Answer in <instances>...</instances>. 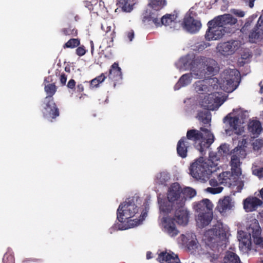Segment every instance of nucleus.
<instances>
[{"instance_id":"obj_1","label":"nucleus","mask_w":263,"mask_h":263,"mask_svg":"<svg viewBox=\"0 0 263 263\" xmlns=\"http://www.w3.org/2000/svg\"><path fill=\"white\" fill-rule=\"evenodd\" d=\"M179 62L185 69H190L198 78H205L214 76L218 71L217 62L211 58L187 54Z\"/></svg>"},{"instance_id":"obj_2","label":"nucleus","mask_w":263,"mask_h":263,"mask_svg":"<svg viewBox=\"0 0 263 263\" xmlns=\"http://www.w3.org/2000/svg\"><path fill=\"white\" fill-rule=\"evenodd\" d=\"M236 18L230 14L218 15L208 23V28L205 34L207 41L217 40L221 39L226 34L235 32Z\"/></svg>"},{"instance_id":"obj_3","label":"nucleus","mask_w":263,"mask_h":263,"mask_svg":"<svg viewBox=\"0 0 263 263\" xmlns=\"http://www.w3.org/2000/svg\"><path fill=\"white\" fill-rule=\"evenodd\" d=\"M200 130L192 129L187 131L186 140H191L193 142L194 147L202 155L214 141L213 134L207 128L201 127Z\"/></svg>"},{"instance_id":"obj_4","label":"nucleus","mask_w":263,"mask_h":263,"mask_svg":"<svg viewBox=\"0 0 263 263\" xmlns=\"http://www.w3.org/2000/svg\"><path fill=\"white\" fill-rule=\"evenodd\" d=\"M138 212V208L135 203L134 197L128 198L119 206L117 211V219L121 222L127 221L132 226H136L143 221L146 215V213H144L140 215L139 218L130 219Z\"/></svg>"},{"instance_id":"obj_5","label":"nucleus","mask_w":263,"mask_h":263,"mask_svg":"<svg viewBox=\"0 0 263 263\" xmlns=\"http://www.w3.org/2000/svg\"><path fill=\"white\" fill-rule=\"evenodd\" d=\"M218 80L216 78L198 81L195 82L194 84L195 89L197 92L199 94H208L203 99V103H206V105H203L208 109H212L214 103L215 102V99L214 98L215 92H213L214 89L218 88V85L217 84Z\"/></svg>"},{"instance_id":"obj_6","label":"nucleus","mask_w":263,"mask_h":263,"mask_svg":"<svg viewBox=\"0 0 263 263\" xmlns=\"http://www.w3.org/2000/svg\"><path fill=\"white\" fill-rule=\"evenodd\" d=\"M212 202L208 199L193 203V209L198 213L196 221L200 227L203 228L210 224L213 219Z\"/></svg>"},{"instance_id":"obj_7","label":"nucleus","mask_w":263,"mask_h":263,"mask_svg":"<svg viewBox=\"0 0 263 263\" xmlns=\"http://www.w3.org/2000/svg\"><path fill=\"white\" fill-rule=\"evenodd\" d=\"M210 166L202 158L193 162L189 168L191 175L197 180L206 181L212 173Z\"/></svg>"},{"instance_id":"obj_8","label":"nucleus","mask_w":263,"mask_h":263,"mask_svg":"<svg viewBox=\"0 0 263 263\" xmlns=\"http://www.w3.org/2000/svg\"><path fill=\"white\" fill-rule=\"evenodd\" d=\"M239 72L235 69H229L223 72V89L227 92H231L238 86Z\"/></svg>"},{"instance_id":"obj_9","label":"nucleus","mask_w":263,"mask_h":263,"mask_svg":"<svg viewBox=\"0 0 263 263\" xmlns=\"http://www.w3.org/2000/svg\"><path fill=\"white\" fill-rule=\"evenodd\" d=\"M167 198L169 201L175 203L174 205H184V200L182 198V188L178 182L171 185L167 191Z\"/></svg>"},{"instance_id":"obj_10","label":"nucleus","mask_w":263,"mask_h":263,"mask_svg":"<svg viewBox=\"0 0 263 263\" xmlns=\"http://www.w3.org/2000/svg\"><path fill=\"white\" fill-rule=\"evenodd\" d=\"M174 208L175 212L173 218L175 221L180 225H186L189 222V212L185 208V205H174Z\"/></svg>"},{"instance_id":"obj_11","label":"nucleus","mask_w":263,"mask_h":263,"mask_svg":"<svg viewBox=\"0 0 263 263\" xmlns=\"http://www.w3.org/2000/svg\"><path fill=\"white\" fill-rule=\"evenodd\" d=\"M44 103L45 106L44 107L43 114L45 118H51L54 119L59 116V109L54 102V99H44Z\"/></svg>"},{"instance_id":"obj_12","label":"nucleus","mask_w":263,"mask_h":263,"mask_svg":"<svg viewBox=\"0 0 263 263\" xmlns=\"http://www.w3.org/2000/svg\"><path fill=\"white\" fill-rule=\"evenodd\" d=\"M239 46V44L237 41L232 40L219 43L217 49L219 52L226 56L232 54L238 49Z\"/></svg>"},{"instance_id":"obj_13","label":"nucleus","mask_w":263,"mask_h":263,"mask_svg":"<svg viewBox=\"0 0 263 263\" xmlns=\"http://www.w3.org/2000/svg\"><path fill=\"white\" fill-rule=\"evenodd\" d=\"M248 230L252 233L254 242L260 247L263 248V237H261V230L258 220L254 219L251 221Z\"/></svg>"},{"instance_id":"obj_14","label":"nucleus","mask_w":263,"mask_h":263,"mask_svg":"<svg viewBox=\"0 0 263 263\" xmlns=\"http://www.w3.org/2000/svg\"><path fill=\"white\" fill-rule=\"evenodd\" d=\"M108 77L110 83L112 84L114 88L117 85L121 83L122 80V74L121 69L119 67L118 63L115 62L111 66Z\"/></svg>"},{"instance_id":"obj_15","label":"nucleus","mask_w":263,"mask_h":263,"mask_svg":"<svg viewBox=\"0 0 263 263\" xmlns=\"http://www.w3.org/2000/svg\"><path fill=\"white\" fill-rule=\"evenodd\" d=\"M248 229L249 228L247 229L248 234L243 231L238 232L239 247L241 251L245 253L250 251L252 248L251 236H252V233L250 232Z\"/></svg>"},{"instance_id":"obj_16","label":"nucleus","mask_w":263,"mask_h":263,"mask_svg":"<svg viewBox=\"0 0 263 263\" xmlns=\"http://www.w3.org/2000/svg\"><path fill=\"white\" fill-rule=\"evenodd\" d=\"M239 177V176L235 175L232 172H224L218 175V179L220 184L232 186L238 184Z\"/></svg>"},{"instance_id":"obj_17","label":"nucleus","mask_w":263,"mask_h":263,"mask_svg":"<svg viewBox=\"0 0 263 263\" xmlns=\"http://www.w3.org/2000/svg\"><path fill=\"white\" fill-rule=\"evenodd\" d=\"M183 25L184 28L191 33H197L201 27L200 21L191 16L184 18Z\"/></svg>"},{"instance_id":"obj_18","label":"nucleus","mask_w":263,"mask_h":263,"mask_svg":"<svg viewBox=\"0 0 263 263\" xmlns=\"http://www.w3.org/2000/svg\"><path fill=\"white\" fill-rule=\"evenodd\" d=\"M175 219L170 217H163L162 225L164 231L171 237H175L179 233V231L176 228Z\"/></svg>"},{"instance_id":"obj_19","label":"nucleus","mask_w":263,"mask_h":263,"mask_svg":"<svg viewBox=\"0 0 263 263\" xmlns=\"http://www.w3.org/2000/svg\"><path fill=\"white\" fill-rule=\"evenodd\" d=\"M249 37L252 43L259 39L263 40V13L259 17L255 27L250 32Z\"/></svg>"},{"instance_id":"obj_20","label":"nucleus","mask_w":263,"mask_h":263,"mask_svg":"<svg viewBox=\"0 0 263 263\" xmlns=\"http://www.w3.org/2000/svg\"><path fill=\"white\" fill-rule=\"evenodd\" d=\"M160 16L161 14L159 12L150 11L148 15L143 17L142 22L145 25L158 28L160 27Z\"/></svg>"},{"instance_id":"obj_21","label":"nucleus","mask_w":263,"mask_h":263,"mask_svg":"<svg viewBox=\"0 0 263 263\" xmlns=\"http://www.w3.org/2000/svg\"><path fill=\"white\" fill-rule=\"evenodd\" d=\"M243 208L247 212L255 211L262 204V201L256 197H249L243 200Z\"/></svg>"},{"instance_id":"obj_22","label":"nucleus","mask_w":263,"mask_h":263,"mask_svg":"<svg viewBox=\"0 0 263 263\" xmlns=\"http://www.w3.org/2000/svg\"><path fill=\"white\" fill-rule=\"evenodd\" d=\"M233 206H234V204L230 196H225L223 199L218 201L216 210L222 214L231 210Z\"/></svg>"},{"instance_id":"obj_23","label":"nucleus","mask_w":263,"mask_h":263,"mask_svg":"<svg viewBox=\"0 0 263 263\" xmlns=\"http://www.w3.org/2000/svg\"><path fill=\"white\" fill-rule=\"evenodd\" d=\"M157 260L161 263H181L178 255L167 252H161L158 255Z\"/></svg>"},{"instance_id":"obj_24","label":"nucleus","mask_w":263,"mask_h":263,"mask_svg":"<svg viewBox=\"0 0 263 263\" xmlns=\"http://www.w3.org/2000/svg\"><path fill=\"white\" fill-rule=\"evenodd\" d=\"M189 142L186 140L185 137H182L178 142L177 144V153L182 158H185L187 156Z\"/></svg>"},{"instance_id":"obj_25","label":"nucleus","mask_w":263,"mask_h":263,"mask_svg":"<svg viewBox=\"0 0 263 263\" xmlns=\"http://www.w3.org/2000/svg\"><path fill=\"white\" fill-rule=\"evenodd\" d=\"M52 81L51 77L49 76L44 80V90L47 94L45 99H53V96L55 93L57 87L54 83H49Z\"/></svg>"},{"instance_id":"obj_26","label":"nucleus","mask_w":263,"mask_h":263,"mask_svg":"<svg viewBox=\"0 0 263 263\" xmlns=\"http://www.w3.org/2000/svg\"><path fill=\"white\" fill-rule=\"evenodd\" d=\"M224 119L229 120V123L231 128V130L235 134L240 135L243 133V127H240L238 125L239 119L238 117H229L228 116L224 118Z\"/></svg>"},{"instance_id":"obj_27","label":"nucleus","mask_w":263,"mask_h":263,"mask_svg":"<svg viewBox=\"0 0 263 263\" xmlns=\"http://www.w3.org/2000/svg\"><path fill=\"white\" fill-rule=\"evenodd\" d=\"M193 76L192 73L183 74L174 86L175 90H179L181 87H184L191 83Z\"/></svg>"},{"instance_id":"obj_28","label":"nucleus","mask_w":263,"mask_h":263,"mask_svg":"<svg viewBox=\"0 0 263 263\" xmlns=\"http://www.w3.org/2000/svg\"><path fill=\"white\" fill-rule=\"evenodd\" d=\"M166 5V0H148V6L152 9L151 11L159 12Z\"/></svg>"},{"instance_id":"obj_29","label":"nucleus","mask_w":263,"mask_h":263,"mask_svg":"<svg viewBox=\"0 0 263 263\" xmlns=\"http://www.w3.org/2000/svg\"><path fill=\"white\" fill-rule=\"evenodd\" d=\"M248 130L254 135H259L261 130L262 127L261 123L258 120H252L249 122Z\"/></svg>"},{"instance_id":"obj_30","label":"nucleus","mask_w":263,"mask_h":263,"mask_svg":"<svg viewBox=\"0 0 263 263\" xmlns=\"http://www.w3.org/2000/svg\"><path fill=\"white\" fill-rule=\"evenodd\" d=\"M240 159L237 158L236 155L231 156V166L232 173L237 176H240L241 174V170L240 168Z\"/></svg>"},{"instance_id":"obj_31","label":"nucleus","mask_w":263,"mask_h":263,"mask_svg":"<svg viewBox=\"0 0 263 263\" xmlns=\"http://www.w3.org/2000/svg\"><path fill=\"white\" fill-rule=\"evenodd\" d=\"M158 202L160 211L166 214L171 213V211L173 210V206H174L175 204L174 202H170L168 200V201L165 200H159Z\"/></svg>"},{"instance_id":"obj_32","label":"nucleus","mask_w":263,"mask_h":263,"mask_svg":"<svg viewBox=\"0 0 263 263\" xmlns=\"http://www.w3.org/2000/svg\"><path fill=\"white\" fill-rule=\"evenodd\" d=\"M119 7L124 12H130L133 9L135 0H117Z\"/></svg>"},{"instance_id":"obj_33","label":"nucleus","mask_w":263,"mask_h":263,"mask_svg":"<svg viewBox=\"0 0 263 263\" xmlns=\"http://www.w3.org/2000/svg\"><path fill=\"white\" fill-rule=\"evenodd\" d=\"M239 257L235 253L228 251L223 258V263H240Z\"/></svg>"},{"instance_id":"obj_34","label":"nucleus","mask_w":263,"mask_h":263,"mask_svg":"<svg viewBox=\"0 0 263 263\" xmlns=\"http://www.w3.org/2000/svg\"><path fill=\"white\" fill-rule=\"evenodd\" d=\"M170 179L169 173L166 172H161L157 174L155 182L157 184L166 185Z\"/></svg>"},{"instance_id":"obj_35","label":"nucleus","mask_w":263,"mask_h":263,"mask_svg":"<svg viewBox=\"0 0 263 263\" xmlns=\"http://www.w3.org/2000/svg\"><path fill=\"white\" fill-rule=\"evenodd\" d=\"M176 18L177 15L175 14H166L162 17H160V27H161L162 25H171L172 24V23L175 22Z\"/></svg>"},{"instance_id":"obj_36","label":"nucleus","mask_w":263,"mask_h":263,"mask_svg":"<svg viewBox=\"0 0 263 263\" xmlns=\"http://www.w3.org/2000/svg\"><path fill=\"white\" fill-rule=\"evenodd\" d=\"M196 195V191L195 190L190 187H186L182 189V198L184 200V203L187 199H191Z\"/></svg>"},{"instance_id":"obj_37","label":"nucleus","mask_w":263,"mask_h":263,"mask_svg":"<svg viewBox=\"0 0 263 263\" xmlns=\"http://www.w3.org/2000/svg\"><path fill=\"white\" fill-rule=\"evenodd\" d=\"M63 35L69 36H76L78 35L77 29L73 26L69 25L67 28H63L61 30Z\"/></svg>"},{"instance_id":"obj_38","label":"nucleus","mask_w":263,"mask_h":263,"mask_svg":"<svg viewBox=\"0 0 263 263\" xmlns=\"http://www.w3.org/2000/svg\"><path fill=\"white\" fill-rule=\"evenodd\" d=\"M106 78V76L102 73L100 76L93 79L89 82L90 88L93 89L99 87V84L104 82Z\"/></svg>"},{"instance_id":"obj_39","label":"nucleus","mask_w":263,"mask_h":263,"mask_svg":"<svg viewBox=\"0 0 263 263\" xmlns=\"http://www.w3.org/2000/svg\"><path fill=\"white\" fill-rule=\"evenodd\" d=\"M231 156L236 155L237 158L243 159L246 158L247 153L246 149L241 146L235 147L231 153Z\"/></svg>"},{"instance_id":"obj_40","label":"nucleus","mask_w":263,"mask_h":263,"mask_svg":"<svg viewBox=\"0 0 263 263\" xmlns=\"http://www.w3.org/2000/svg\"><path fill=\"white\" fill-rule=\"evenodd\" d=\"M80 45V40L77 39H70L63 45V48H74Z\"/></svg>"},{"instance_id":"obj_41","label":"nucleus","mask_w":263,"mask_h":263,"mask_svg":"<svg viewBox=\"0 0 263 263\" xmlns=\"http://www.w3.org/2000/svg\"><path fill=\"white\" fill-rule=\"evenodd\" d=\"M211 231L213 232L215 236L219 237H224L226 236L225 231L222 227H220L219 226H215V228H213L211 230Z\"/></svg>"},{"instance_id":"obj_42","label":"nucleus","mask_w":263,"mask_h":263,"mask_svg":"<svg viewBox=\"0 0 263 263\" xmlns=\"http://www.w3.org/2000/svg\"><path fill=\"white\" fill-rule=\"evenodd\" d=\"M3 263H15L14 257L10 253H6L4 255Z\"/></svg>"},{"instance_id":"obj_43","label":"nucleus","mask_w":263,"mask_h":263,"mask_svg":"<svg viewBox=\"0 0 263 263\" xmlns=\"http://www.w3.org/2000/svg\"><path fill=\"white\" fill-rule=\"evenodd\" d=\"M116 36V32L114 30L111 32L110 36H107L105 38L107 44V47H111L114 45V39Z\"/></svg>"},{"instance_id":"obj_44","label":"nucleus","mask_w":263,"mask_h":263,"mask_svg":"<svg viewBox=\"0 0 263 263\" xmlns=\"http://www.w3.org/2000/svg\"><path fill=\"white\" fill-rule=\"evenodd\" d=\"M198 247V242L196 239L191 240L187 244V248L189 250H195Z\"/></svg>"},{"instance_id":"obj_45","label":"nucleus","mask_w":263,"mask_h":263,"mask_svg":"<svg viewBox=\"0 0 263 263\" xmlns=\"http://www.w3.org/2000/svg\"><path fill=\"white\" fill-rule=\"evenodd\" d=\"M75 89H76L77 92L80 93V96L79 97V98L80 100H81L82 98L86 97V95L85 93H81L82 92H83L84 90V86L82 84H79L76 87H75Z\"/></svg>"},{"instance_id":"obj_46","label":"nucleus","mask_w":263,"mask_h":263,"mask_svg":"<svg viewBox=\"0 0 263 263\" xmlns=\"http://www.w3.org/2000/svg\"><path fill=\"white\" fill-rule=\"evenodd\" d=\"M86 52V50L84 45H79L76 50V54L80 57L84 55Z\"/></svg>"},{"instance_id":"obj_47","label":"nucleus","mask_w":263,"mask_h":263,"mask_svg":"<svg viewBox=\"0 0 263 263\" xmlns=\"http://www.w3.org/2000/svg\"><path fill=\"white\" fill-rule=\"evenodd\" d=\"M253 145L255 150H259L263 146V141L260 139H256L253 142Z\"/></svg>"},{"instance_id":"obj_48","label":"nucleus","mask_w":263,"mask_h":263,"mask_svg":"<svg viewBox=\"0 0 263 263\" xmlns=\"http://www.w3.org/2000/svg\"><path fill=\"white\" fill-rule=\"evenodd\" d=\"M223 190L222 187H208L206 190L209 193L215 194H218L222 192Z\"/></svg>"},{"instance_id":"obj_49","label":"nucleus","mask_w":263,"mask_h":263,"mask_svg":"<svg viewBox=\"0 0 263 263\" xmlns=\"http://www.w3.org/2000/svg\"><path fill=\"white\" fill-rule=\"evenodd\" d=\"M229 151L228 147L226 144H222L220 145L218 149V153L221 155L222 154H227Z\"/></svg>"},{"instance_id":"obj_50","label":"nucleus","mask_w":263,"mask_h":263,"mask_svg":"<svg viewBox=\"0 0 263 263\" xmlns=\"http://www.w3.org/2000/svg\"><path fill=\"white\" fill-rule=\"evenodd\" d=\"M101 28L103 30L105 31L106 33L111 31V26L108 25L107 22L102 24Z\"/></svg>"},{"instance_id":"obj_51","label":"nucleus","mask_w":263,"mask_h":263,"mask_svg":"<svg viewBox=\"0 0 263 263\" xmlns=\"http://www.w3.org/2000/svg\"><path fill=\"white\" fill-rule=\"evenodd\" d=\"M253 174L259 178L263 177V167H259L253 171Z\"/></svg>"},{"instance_id":"obj_52","label":"nucleus","mask_w":263,"mask_h":263,"mask_svg":"<svg viewBox=\"0 0 263 263\" xmlns=\"http://www.w3.org/2000/svg\"><path fill=\"white\" fill-rule=\"evenodd\" d=\"M126 35L129 41H132L134 37L135 33L133 30L131 29L126 32Z\"/></svg>"},{"instance_id":"obj_53","label":"nucleus","mask_w":263,"mask_h":263,"mask_svg":"<svg viewBox=\"0 0 263 263\" xmlns=\"http://www.w3.org/2000/svg\"><path fill=\"white\" fill-rule=\"evenodd\" d=\"M67 86L68 88L70 89H74L76 87V82L73 79H70L67 85Z\"/></svg>"},{"instance_id":"obj_54","label":"nucleus","mask_w":263,"mask_h":263,"mask_svg":"<svg viewBox=\"0 0 263 263\" xmlns=\"http://www.w3.org/2000/svg\"><path fill=\"white\" fill-rule=\"evenodd\" d=\"M67 81V76L65 73H63L61 75L60 77V82L62 86H64L66 84Z\"/></svg>"},{"instance_id":"obj_55","label":"nucleus","mask_w":263,"mask_h":263,"mask_svg":"<svg viewBox=\"0 0 263 263\" xmlns=\"http://www.w3.org/2000/svg\"><path fill=\"white\" fill-rule=\"evenodd\" d=\"M210 184L211 186H216L218 185L219 184H220V183H219V179L218 180L216 179H211L210 180Z\"/></svg>"},{"instance_id":"obj_56","label":"nucleus","mask_w":263,"mask_h":263,"mask_svg":"<svg viewBox=\"0 0 263 263\" xmlns=\"http://www.w3.org/2000/svg\"><path fill=\"white\" fill-rule=\"evenodd\" d=\"M208 114V111H206V112L201 111V112H199L198 115L199 120L201 121L202 119H203L204 117L205 116H206Z\"/></svg>"},{"instance_id":"obj_57","label":"nucleus","mask_w":263,"mask_h":263,"mask_svg":"<svg viewBox=\"0 0 263 263\" xmlns=\"http://www.w3.org/2000/svg\"><path fill=\"white\" fill-rule=\"evenodd\" d=\"M255 0H243L246 4H247L250 8H252L254 7V3Z\"/></svg>"},{"instance_id":"obj_58","label":"nucleus","mask_w":263,"mask_h":263,"mask_svg":"<svg viewBox=\"0 0 263 263\" xmlns=\"http://www.w3.org/2000/svg\"><path fill=\"white\" fill-rule=\"evenodd\" d=\"M251 57V55L249 52H245L241 54V59L242 60H247Z\"/></svg>"},{"instance_id":"obj_59","label":"nucleus","mask_w":263,"mask_h":263,"mask_svg":"<svg viewBox=\"0 0 263 263\" xmlns=\"http://www.w3.org/2000/svg\"><path fill=\"white\" fill-rule=\"evenodd\" d=\"M211 120V118L209 117V115L208 114L206 116L204 117L203 119H202V122L204 124H208Z\"/></svg>"},{"instance_id":"obj_60","label":"nucleus","mask_w":263,"mask_h":263,"mask_svg":"<svg viewBox=\"0 0 263 263\" xmlns=\"http://www.w3.org/2000/svg\"><path fill=\"white\" fill-rule=\"evenodd\" d=\"M235 14L239 17H243L245 15V12L242 11H237Z\"/></svg>"},{"instance_id":"obj_61","label":"nucleus","mask_w":263,"mask_h":263,"mask_svg":"<svg viewBox=\"0 0 263 263\" xmlns=\"http://www.w3.org/2000/svg\"><path fill=\"white\" fill-rule=\"evenodd\" d=\"M90 43L91 46V52L92 54L94 51V44L92 41H90Z\"/></svg>"},{"instance_id":"obj_62","label":"nucleus","mask_w":263,"mask_h":263,"mask_svg":"<svg viewBox=\"0 0 263 263\" xmlns=\"http://www.w3.org/2000/svg\"><path fill=\"white\" fill-rule=\"evenodd\" d=\"M247 143V140L246 139H242V141H241V145H243V147H244L245 146L246 147V146H245V145Z\"/></svg>"},{"instance_id":"obj_63","label":"nucleus","mask_w":263,"mask_h":263,"mask_svg":"<svg viewBox=\"0 0 263 263\" xmlns=\"http://www.w3.org/2000/svg\"><path fill=\"white\" fill-rule=\"evenodd\" d=\"M146 258L148 259L152 258L151 252H147V253H146Z\"/></svg>"},{"instance_id":"obj_64","label":"nucleus","mask_w":263,"mask_h":263,"mask_svg":"<svg viewBox=\"0 0 263 263\" xmlns=\"http://www.w3.org/2000/svg\"><path fill=\"white\" fill-rule=\"evenodd\" d=\"M260 194L261 198L263 199V188L260 191Z\"/></svg>"}]
</instances>
